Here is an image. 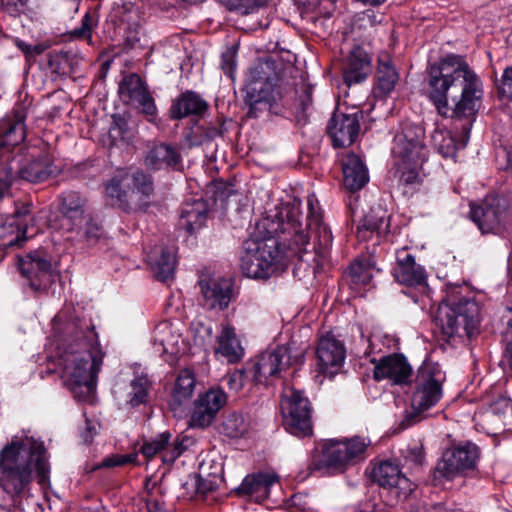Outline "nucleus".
Wrapping results in <instances>:
<instances>
[{
  "label": "nucleus",
  "instance_id": "obj_1",
  "mask_svg": "<svg viewBox=\"0 0 512 512\" xmlns=\"http://www.w3.org/2000/svg\"><path fill=\"white\" fill-rule=\"evenodd\" d=\"M52 331L58 365L63 369L68 387L79 400L89 398L95 390L105 355L94 326L70 307L53 318Z\"/></svg>",
  "mask_w": 512,
  "mask_h": 512
},
{
  "label": "nucleus",
  "instance_id": "obj_2",
  "mask_svg": "<svg viewBox=\"0 0 512 512\" xmlns=\"http://www.w3.org/2000/svg\"><path fill=\"white\" fill-rule=\"evenodd\" d=\"M427 85L429 99L441 116L465 120L461 126V147H464L474 116L481 106L480 79L463 57L452 54L428 68Z\"/></svg>",
  "mask_w": 512,
  "mask_h": 512
},
{
  "label": "nucleus",
  "instance_id": "obj_3",
  "mask_svg": "<svg viewBox=\"0 0 512 512\" xmlns=\"http://www.w3.org/2000/svg\"><path fill=\"white\" fill-rule=\"evenodd\" d=\"M301 201L294 199L282 205L273 216L262 220L258 227L266 230L261 239L250 238L243 243L241 270L252 279L266 280L275 274L283 258L281 246L301 251L309 243L301 218Z\"/></svg>",
  "mask_w": 512,
  "mask_h": 512
},
{
  "label": "nucleus",
  "instance_id": "obj_4",
  "mask_svg": "<svg viewBox=\"0 0 512 512\" xmlns=\"http://www.w3.org/2000/svg\"><path fill=\"white\" fill-rule=\"evenodd\" d=\"M34 471L44 485L50 472L44 443L33 436H13L0 451V487L12 496L19 495L28 489Z\"/></svg>",
  "mask_w": 512,
  "mask_h": 512
},
{
  "label": "nucleus",
  "instance_id": "obj_5",
  "mask_svg": "<svg viewBox=\"0 0 512 512\" xmlns=\"http://www.w3.org/2000/svg\"><path fill=\"white\" fill-rule=\"evenodd\" d=\"M479 321L478 304L469 298L456 301L453 293L441 302L435 315L436 325L448 337L471 338L478 331Z\"/></svg>",
  "mask_w": 512,
  "mask_h": 512
},
{
  "label": "nucleus",
  "instance_id": "obj_6",
  "mask_svg": "<svg viewBox=\"0 0 512 512\" xmlns=\"http://www.w3.org/2000/svg\"><path fill=\"white\" fill-rule=\"evenodd\" d=\"M277 77L266 63H259L250 69L245 86V102L249 106L247 115L251 118L258 116V111L275 109L280 99L275 90Z\"/></svg>",
  "mask_w": 512,
  "mask_h": 512
},
{
  "label": "nucleus",
  "instance_id": "obj_7",
  "mask_svg": "<svg viewBox=\"0 0 512 512\" xmlns=\"http://www.w3.org/2000/svg\"><path fill=\"white\" fill-rule=\"evenodd\" d=\"M470 208V218L483 234L512 231V198L487 196L480 204H471Z\"/></svg>",
  "mask_w": 512,
  "mask_h": 512
},
{
  "label": "nucleus",
  "instance_id": "obj_8",
  "mask_svg": "<svg viewBox=\"0 0 512 512\" xmlns=\"http://www.w3.org/2000/svg\"><path fill=\"white\" fill-rule=\"evenodd\" d=\"M441 396L442 387L434 378L431 367H421L416 377L415 391L411 397V411L405 414L400 422V428L406 429L423 420L426 417L425 411L433 407Z\"/></svg>",
  "mask_w": 512,
  "mask_h": 512
},
{
  "label": "nucleus",
  "instance_id": "obj_9",
  "mask_svg": "<svg viewBox=\"0 0 512 512\" xmlns=\"http://www.w3.org/2000/svg\"><path fill=\"white\" fill-rule=\"evenodd\" d=\"M303 354L292 355L291 348L278 346L272 350H266L246 365V372L252 379L260 384H268L273 379L281 377V373L290 366L302 362Z\"/></svg>",
  "mask_w": 512,
  "mask_h": 512
},
{
  "label": "nucleus",
  "instance_id": "obj_10",
  "mask_svg": "<svg viewBox=\"0 0 512 512\" xmlns=\"http://www.w3.org/2000/svg\"><path fill=\"white\" fill-rule=\"evenodd\" d=\"M281 412L285 429L297 437L312 434V408L301 390L286 387L281 401Z\"/></svg>",
  "mask_w": 512,
  "mask_h": 512
},
{
  "label": "nucleus",
  "instance_id": "obj_11",
  "mask_svg": "<svg viewBox=\"0 0 512 512\" xmlns=\"http://www.w3.org/2000/svg\"><path fill=\"white\" fill-rule=\"evenodd\" d=\"M369 444V441L358 436L330 440L323 447L321 462L327 468L342 473L366 458Z\"/></svg>",
  "mask_w": 512,
  "mask_h": 512
},
{
  "label": "nucleus",
  "instance_id": "obj_12",
  "mask_svg": "<svg viewBox=\"0 0 512 512\" xmlns=\"http://www.w3.org/2000/svg\"><path fill=\"white\" fill-rule=\"evenodd\" d=\"M424 130L421 126L413 123H403L397 131L392 154L399 161H414L424 163L426 160V147L423 142Z\"/></svg>",
  "mask_w": 512,
  "mask_h": 512
},
{
  "label": "nucleus",
  "instance_id": "obj_13",
  "mask_svg": "<svg viewBox=\"0 0 512 512\" xmlns=\"http://www.w3.org/2000/svg\"><path fill=\"white\" fill-rule=\"evenodd\" d=\"M17 266L21 274L28 279L30 287L37 292L46 290L58 278L50 259L40 251L18 256Z\"/></svg>",
  "mask_w": 512,
  "mask_h": 512
},
{
  "label": "nucleus",
  "instance_id": "obj_14",
  "mask_svg": "<svg viewBox=\"0 0 512 512\" xmlns=\"http://www.w3.org/2000/svg\"><path fill=\"white\" fill-rule=\"evenodd\" d=\"M371 479L380 487L387 489L395 501L406 500L415 489V484L391 461H383L376 465L372 469Z\"/></svg>",
  "mask_w": 512,
  "mask_h": 512
},
{
  "label": "nucleus",
  "instance_id": "obj_15",
  "mask_svg": "<svg viewBox=\"0 0 512 512\" xmlns=\"http://www.w3.org/2000/svg\"><path fill=\"white\" fill-rule=\"evenodd\" d=\"M479 459V449L475 444L466 443L447 450L437 463L436 472L447 478L453 479L456 475L467 470H473Z\"/></svg>",
  "mask_w": 512,
  "mask_h": 512
},
{
  "label": "nucleus",
  "instance_id": "obj_16",
  "mask_svg": "<svg viewBox=\"0 0 512 512\" xmlns=\"http://www.w3.org/2000/svg\"><path fill=\"white\" fill-rule=\"evenodd\" d=\"M327 131L334 147H348L356 141L359 135L360 117L358 113L335 112L328 122Z\"/></svg>",
  "mask_w": 512,
  "mask_h": 512
},
{
  "label": "nucleus",
  "instance_id": "obj_17",
  "mask_svg": "<svg viewBox=\"0 0 512 512\" xmlns=\"http://www.w3.org/2000/svg\"><path fill=\"white\" fill-rule=\"evenodd\" d=\"M316 355L319 371L333 377L345 360L346 349L340 340L328 334L319 340Z\"/></svg>",
  "mask_w": 512,
  "mask_h": 512
},
{
  "label": "nucleus",
  "instance_id": "obj_18",
  "mask_svg": "<svg viewBox=\"0 0 512 512\" xmlns=\"http://www.w3.org/2000/svg\"><path fill=\"white\" fill-rule=\"evenodd\" d=\"M199 287L203 296L204 305L209 309H225L228 307L233 291L230 279L223 277H202Z\"/></svg>",
  "mask_w": 512,
  "mask_h": 512
},
{
  "label": "nucleus",
  "instance_id": "obj_19",
  "mask_svg": "<svg viewBox=\"0 0 512 512\" xmlns=\"http://www.w3.org/2000/svg\"><path fill=\"white\" fill-rule=\"evenodd\" d=\"M195 388L196 379L194 372L188 368L180 370L168 403L175 417L181 418L185 415Z\"/></svg>",
  "mask_w": 512,
  "mask_h": 512
},
{
  "label": "nucleus",
  "instance_id": "obj_20",
  "mask_svg": "<svg viewBox=\"0 0 512 512\" xmlns=\"http://www.w3.org/2000/svg\"><path fill=\"white\" fill-rule=\"evenodd\" d=\"M392 274L398 283L411 287L422 285L426 280L424 268L415 262L414 256L406 248L396 252Z\"/></svg>",
  "mask_w": 512,
  "mask_h": 512
},
{
  "label": "nucleus",
  "instance_id": "obj_21",
  "mask_svg": "<svg viewBox=\"0 0 512 512\" xmlns=\"http://www.w3.org/2000/svg\"><path fill=\"white\" fill-rule=\"evenodd\" d=\"M411 374L412 368L401 354L384 356L374 367V378L378 381L387 378L394 384H406Z\"/></svg>",
  "mask_w": 512,
  "mask_h": 512
},
{
  "label": "nucleus",
  "instance_id": "obj_22",
  "mask_svg": "<svg viewBox=\"0 0 512 512\" xmlns=\"http://www.w3.org/2000/svg\"><path fill=\"white\" fill-rule=\"evenodd\" d=\"M26 113L24 108L13 111L12 116L0 119V151H11L26 137Z\"/></svg>",
  "mask_w": 512,
  "mask_h": 512
},
{
  "label": "nucleus",
  "instance_id": "obj_23",
  "mask_svg": "<svg viewBox=\"0 0 512 512\" xmlns=\"http://www.w3.org/2000/svg\"><path fill=\"white\" fill-rule=\"evenodd\" d=\"M209 105L194 91H185L176 97L169 109L170 118L180 120L189 116L202 117Z\"/></svg>",
  "mask_w": 512,
  "mask_h": 512
},
{
  "label": "nucleus",
  "instance_id": "obj_24",
  "mask_svg": "<svg viewBox=\"0 0 512 512\" xmlns=\"http://www.w3.org/2000/svg\"><path fill=\"white\" fill-rule=\"evenodd\" d=\"M342 70L347 86L361 83L371 72L370 57L363 49L356 47L349 53Z\"/></svg>",
  "mask_w": 512,
  "mask_h": 512
},
{
  "label": "nucleus",
  "instance_id": "obj_25",
  "mask_svg": "<svg viewBox=\"0 0 512 512\" xmlns=\"http://www.w3.org/2000/svg\"><path fill=\"white\" fill-rule=\"evenodd\" d=\"M14 173L17 176V182L25 180L30 183H41L55 176L58 170L48 157L41 156L26 160Z\"/></svg>",
  "mask_w": 512,
  "mask_h": 512
},
{
  "label": "nucleus",
  "instance_id": "obj_26",
  "mask_svg": "<svg viewBox=\"0 0 512 512\" xmlns=\"http://www.w3.org/2000/svg\"><path fill=\"white\" fill-rule=\"evenodd\" d=\"M278 481V476L271 473H255L247 475L237 488L239 495H247L256 502H262L270 493L271 486Z\"/></svg>",
  "mask_w": 512,
  "mask_h": 512
},
{
  "label": "nucleus",
  "instance_id": "obj_27",
  "mask_svg": "<svg viewBox=\"0 0 512 512\" xmlns=\"http://www.w3.org/2000/svg\"><path fill=\"white\" fill-rule=\"evenodd\" d=\"M307 205L308 214L306 217V228L309 229L311 235L314 237L315 248L318 251H325L332 245V232L328 225L322 221L321 212L315 210L313 196L308 197Z\"/></svg>",
  "mask_w": 512,
  "mask_h": 512
},
{
  "label": "nucleus",
  "instance_id": "obj_28",
  "mask_svg": "<svg viewBox=\"0 0 512 512\" xmlns=\"http://www.w3.org/2000/svg\"><path fill=\"white\" fill-rule=\"evenodd\" d=\"M148 262L154 276L162 282L173 279L176 258L173 248L156 246L148 254Z\"/></svg>",
  "mask_w": 512,
  "mask_h": 512
},
{
  "label": "nucleus",
  "instance_id": "obj_29",
  "mask_svg": "<svg viewBox=\"0 0 512 512\" xmlns=\"http://www.w3.org/2000/svg\"><path fill=\"white\" fill-rule=\"evenodd\" d=\"M208 211V203L202 198L187 201L182 206L179 225L193 234L205 225Z\"/></svg>",
  "mask_w": 512,
  "mask_h": 512
},
{
  "label": "nucleus",
  "instance_id": "obj_30",
  "mask_svg": "<svg viewBox=\"0 0 512 512\" xmlns=\"http://www.w3.org/2000/svg\"><path fill=\"white\" fill-rule=\"evenodd\" d=\"M343 182L351 192L362 189L369 180L367 169L355 154L347 155L342 161Z\"/></svg>",
  "mask_w": 512,
  "mask_h": 512
},
{
  "label": "nucleus",
  "instance_id": "obj_31",
  "mask_svg": "<svg viewBox=\"0 0 512 512\" xmlns=\"http://www.w3.org/2000/svg\"><path fill=\"white\" fill-rule=\"evenodd\" d=\"M389 231V215L381 206H373L365 213L357 235L361 240H366L370 235L376 233L378 236L385 235Z\"/></svg>",
  "mask_w": 512,
  "mask_h": 512
},
{
  "label": "nucleus",
  "instance_id": "obj_32",
  "mask_svg": "<svg viewBox=\"0 0 512 512\" xmlns=\"http://www.w3.org/2000/svg\"><path fill=\"white\" fill-rule=\"evenodd\" d=\"M181 334L173 327L170 322L164 321L159 323L153 334V344L159 346L158 351L176 355L181 350Z\"/></svg>",
  "mask_w": 512,
  "mask_h": 512
},
{
  "label": "nucleus",
  "instance_id": "obj_33",
  "mask_svg": "<svg viewBox=\"0 0 512 512\" xmlns=\"http://www.w3.org/2000/svg\"><path fill=\"white\" fill-rule=\"evenodd\" d=\"M376 79L374 92L379 96H386L391 93L399 79V75L387 53H382L379 56Z\"/></svg>",
  "mask_w": 512,
  "mask_h": 512
},
{
  "label": "nucleus",
  "instance_id": "obj_34",
  "mask_svg": "<svg viewBox=\"0 0 512 512\" xmlns=\"http://www.w3.org/2000/svg\"><path fill=\"white\" fill-rule=\"evenodd\" d=\"M215 352L221 354L231 363L239 361L244 355V349L236 336L235 329L229 325L222 328L217 336Z\"/></svg>",
  "mask_w": 512,
  "mask_h": 512
},
{
  "label": "nucleus",
  "instance_id": "obj_35",
  "mask_svg": "<svg viewBox=\"0 0 512 512\" xmlns=\"http://www.w3.org/2000/svg\"><path fill=\"white\" fill-rule=\"evenodd\" d=\"M30 207V204H21L16 206L13 214L11 215L10 225H15L17 227L18 235L15 239L7 243H3V247L5 249L23 246V242L27 239L26 233L28 227L34 223Z\"/></svg>",
  "mask_w": 512,
  "mask_h": 512
},
{
  "label": "nucleus",
  "instance_id": "obj_36",
  "mask_svg": "<svg viewBox=\"0 0 512 512\" xmlns=\"http://www.w3.org/2000/svg\"><path fill=\"white\" fill-rule=\"evenodd\" d=\"M127 176H114L111 178L105 186V195L108 202L115 207H118L124 211L130 209L128 192L125 187L128 185Z\"/></svg>",
  "mask_w": 512,
  "mask_h": 512
},
{
  "label": "nucleus",
  "instance_id": "obj_37",
  "mask_svg": "<svg viewBox=\"0 0 512 512\" xmlns=\"http://www.w3.org/2000/svg\"><path fill=\"white\" fill-rule=\"evenodd\" d=\"M181 160L180 153L176 148L159 144L154 146L146 157V164L153 169L177 165Z\"/></svg>",
  "mask_w": 512,
  "mask_h": 512
},
{
  "label": "nucleus",
  "instance_id": "obj_38",
  "mask_svg": "<svg viewBox=\"0 0 512 512\" xmlns=\"http://www.w3.org/2000/svg\"><path fill=\"white\" fill-rule=\"evenodd\" d=\"M60 199V211L63 216L72 221H79L81 223L84 220L85 199L75 191L62 193Z\"/></svg>",
  "mask_w": 512,
  "mask_h": 512
},
{
  "label": "nucleus",
  "instance_id": "obj_39",
  "mask_svg": "<svg viewBox=\"0 0 512 512\" xmlns=\"http://www.w3.org/2000/svg\"><path fill=\"white\" fill-rule=\"evenodd\" d=\"M147 88L146 82L138 74L130 73L119 82L118 93L122 101L129 104Z\"/></svg>",
  "mask_w": 512,
  "mask_h": 512
},
{
  "label": "nucleus",
  "instance_id": "obj_40",
  "mask_svg": "<svg viewBox=\"0 0 512 512\" xmlns=\"http://www.w3.org/2000/svg\"><path fill=\"white\" fill-rule=\"evenodd\" d=\"M150 382L145 376H137L127 386L126 403L131 407L145 404L148 400Z\"/></svg>",
  "mask_w": 512,
  "mask_h": 512
},
{
  "label": "nucleus",
  "instance_id": "obj_41",
  "mask_svg": "<svg viewBox=\"0 0 512 512\" xmlns=\"http://www.w3.org/2000/svg\"><path fill=\"white\" fill-rule=\"evenodd\" d=\"M512 415V404L506 396L498 395L490 403L485 413L487 421L501 426L505 425L504 419Z\"/></svg>",
  "mask_w": 512,
  "mask_h": 512
},
{
  "label": "nucleus",
  "instance_id": "obj_42",
  "mask_svg": "<svg viewBox=\"0 0 512 512\" xmlns=\"http://www.w3.org/2000/svg\"><path fill=\"white\" fill-rule=\"evenodd\" d=\"M222 432L230 438L243 436L249 428L247 420L238 412H231L222 422Z\"/></svg>",
  "mask_w": 512,
  "mask_h": 512
},
{
  "label": "nucleus",
  "instance_id": "obj_43",
  "mask_svg": "<svg viewBox=\"0 0 512 512\" xmlns=\"http://www.w3.org/2000/svg\"><path fill=\"white\" fill-rule=\"evenodd\" d=\"M312 86L303 85L295 101V119L299 125H304L312 110Z\"/></svg>",
  "mask_w": 512,
  "mask_h": 512
},
{
  "label": "nucleus",
  "instance_id": "obj_44",
  "mask_svg": "<svg viewBox=\"0 0 512 512\" xmlns=\"http://www.w3.org/2000/svg\"><path fill=\"white\" fill-rule=\"evenodd\" d=\"M98 25V16L96 12L88 10L81 20L80 27L73 29L70 32V37L74 40H84L89 44L92 43V32Z\"/></svg>",
  "mask_w": 512,
  "mask_h": 512
},
{
  "label": "nucleus",
  "instance_id": "obj_45",
  "mask_svg": "<svg viewBox=\"0 0 512 512\" xmlns=\"http://www.w3.org/2000/svg\"><path fill=\"white\" fill-rule=\"evenodd\" d=\"M212 410L213 409L206 408L204 404L195 400L194 407L189 420V426L192 428L200 429L209 427L214 422L217 416L212 412Z\"/></svg>",
  "mask_w": 512,
  "mask_h": 512
},
{
  "label": "nucleus",
  "instance_id": "obj_46",
  "mask_svg": "<svg viewBox=\"0 0 512 512\" xmlns=\"http://www.w3.org/2000/svg\"><path fill=\"white\" fill-rule=\"evenodd\" d=\"M129 104L143 114L149 122L156 120L158 109L148 88Z\"/></svg>",
  "mask_w": 512,
  "mask_h": 512
},
{
  "label": "nucleus",
  "instance_id": "obj_47",
  "mask_svg": "<svg viewBox=\"0 0 512 512\" xmlns=\"http://www.w3.org/2000/svg\"><path fill=\"white\" fill-rule=\"evenodd\" d=\"M227 395L226 393L219 387L211 388L205 393L201 394L197 401L204 404L206 408L213 409L212 412L217 415L219 411L226 405L227 403Z\"/></svg>",
  "mask_w": 512,
  "mask_h": 512
},
{
  "label": "nucleus",
  "instance_id": "obj_48",
  "mask_svg": "<svg viewBox=\"0 0 512 512\" xmlns=\"http://www.w3.org/2000/svg\"><path fill=\"white\" fill-rule=\"evenodd\" d=\"M171 437V433L163 432L150 442L144 443L140 451L147 459L154 457L162 451L165 453L168 450Z\"/></svg>",
  "mask_w": 512,
  "mask_h": 512
},
{
  "label": "nucleus",
  "instance_id": "obj_49",
  "mask_svg": "<svg viewBox=\"0 0 512 512\" xmlns=\"http://www.w3.org/2000/svg\"><path fill=\"white\" fill-rule=\"evenodd\" d=\"M348 274L354 284L367 285L372 279L371 269L366 261L356 260L351 263Z\"/></svg>",
  "mask_w": 512,
  "mask_h": 512
},
{
  "label": "nucleus",
  "instance_id": "obj_50",
  "mask_svg": "<svg viewBox=\"0 0 512 512\" xmlns=\"http://www.w3.org/2000/svg\"><path fill=\"white\" fill-rule=\"evenodd\" d=\"M83 221H85V224L79 227L78 233L87 241L86 245L94 246L103 235V228L93 218H84Z\"/></svg>",
  "mask_w": 512,
  "mask_h": 512
},
{
  "label": "nucleus",
  "instance_id": "obj_51",
  "mask_svg": "<svg viewBox=\"0 0 512 512\" xmlns=\"http://www.w3.org/2000/svg\"><path fill=\"white\" fill-rule=\"evenodd\" d=\"M397 161L400 181L404 184H414L418 181L419 169L423 163H414V161Z\"/></svg>",
  "mask_w": 512,
  "mask_h": 512
},
{
  "label": "nucleus",
  "instance_id": "obj_52",
  "mask_svg": "<svg viewBox=\"0 0 512 512\" xmlns=\"http://www.w3.org/2000/svg\"><path fill=\"white\" fill-rule=\"evenodd\" d=\"M191 444L192 440L189 437H176L172 443L169 442L168 450L163 454V461H175Z\"/></svg>",
  "mask_w": 512,
  "mask_h": 512
},
{
  "label": "nucleus",
  "instance_id": "obj_53",
  "mask_svg": "<svg viewBox=\"0 0 512 512\" xmlns=\"http://www.w3.org/2000/svg\"><path fill=\"white\" fill-rule=\"evenodd\" d=\"M188 486L195 489L196 496H205L216 488V484L213 481L196 474L189 476L184 484V487Z\"/></svg>",
  "mask_w": 512,
  "mask_h": 512
},
{
  "label": "nucleus",
  "instance_id": "obj_54",
  "mask_svg": "<svg viewBox=\"0 0 512 512\" xmlns=\"http://www.w3.org/2000/svg\"><path fill=\"white\" fill-rule=\"evenodd\" d=\"M47 65L53 74L62 75L66 73L69 57L67 52H50L48 55Z\"/></svg>",
  "mask_w": 512,
  "mask_h": 512
},
{
  "label": "nucleus",
  "instance_id": "obj_55",
  "mask_svg": "<svg viewBox=\"0 0 512 512\" xmlns=\"http://www.w3.org/2000/svg\"><path fill=\"white\" fill-rule=\"evenodd\" d=\"M132 181L134 189L144 195L145 197H150L153 193V183L149 176H147L142 171H136L132 174Z\"/></svg>",
  "mask_w": 512,
  "mask_h": 512
},
{
  "label": "nucleus",
  "instance_id": "obj_56",
  "mask_svg": "<svg viewBox=\"0 0 512 512\" xmlns=\"http://www.w3.org/2000/svg\"><path fill=\"white\" fill-rule=\"evenodd\" d=\"M17 182V176L11 166L6 165L0 170V200L8 193L11 186Z\"/></svg>",
  "mask_w": 512,
  "mask_h": 512
},
{
  "label": "nucleus",
  "instance_id": "obj_57",
  "mask_svg": "<svg viewBox=\"0 0 512 512\" xmlns=\"http://www.w3.org/2000/svg\"><path fill=\"white\" fill-rule=\"evenodd\" d=\"M235 59H236L235 47L228 48L221 55V64H220L221 69L231 79L234 78V73H235V69H236Z\"/></svg>",
  "mask_w": 512,
  "mask_h": 512
},
{
  "label": "nucleus",
  "instance_id": "obj_58",
  "mask_svg": "<svg viewBox=\"0 0 512 512\" xmlns=\"http://www.w3.org/2000/svg\"><path fill=\"white\" fill-rule=\"evenodd\" d=\"M137 459L136 454H128V455H113L105 458L98 467H117L124 466L128 463H134Z\"/></svg>",
  "mask_w": 512,
  "mask_h": 512
},
{
  "label": "nucleus",
  "instance_id": "obj_59",
  "mask_svg": "<svg viewBox=\"0 0 512 512\" xmlns=\"http://www.w3.org/2000/svg\"><path fill=\"white\" fill-rule=\"evenodd\" d=\"M28 2L29 0H1V6L10 16L17 17L25 11Z\"/></svg>",
  "mask_w": 512,
  "mask_h": 512
},
{
  "label": "nucleus",
  "instance_id": "obj_60",
  "mask_svg": "<svg viewBox=\"0 0 512 512\" xmlns=\"http://www.w3.org/2000/svg\"><path fill=\"white\" fill-rule=\"evenodd\" d=\"M268 0H233L231 9L240 10L244 14L251 13L254 8L263 6Z\"/></svg>",
  "mask_w": 512,
  "mask_h": 512
},
{
  "label": "nucleus",
  "instance_id": "obj_61",
  "mask_svg": "<svg viewBox=\"0 0 512 512\" xmlns=\"http://www.w3.org/2000/svg\"><path fill=\"white\" fill-rule=\"evenodd\" d=\"M200 130L202 131V136L206 141H211L216 137L223 136V134L226 131L224 127V122H220L218 125H209L207 127H201Z\"/></svg>",
  "mask_w": 512,
  "mask_h": 512
},
{
  "label": "nucleus",
  "instance_id": "obj_62",
  "mask_svg": "<svg viewBox=\"0 0 512 512\" xmlns=\"http://www.w3.org/2000/svg\"><path fill=\"white\" fill-rule=\"evenodd\" d=\"M500 93L512 100V67L506 68L503 73Z\"/></svg>",
  "mask_w": 512,
  "mask_h": 512
},
{
  "label": "nucleus",
  "instance_id": "obj_63",
  "mask_svg": "<svg viewBox=\"0 0 512 512\" xmlns=\"http://www.w3.org/2000/svg\"><path fill=\"white\" fill-rule=\"evenodd\" d=\"M18 47L26 55L27 58H32L36 55H40L46 49V46L43 44L29 45L24 42H18Z\"/></svg>",
  "mask_w": 512,
  "mask_h": 512
},
{
  "label": "nucleus",
  "instance_id": "obj_64",
  "mask_svg": "<svg viewBox=\"0 0 512 512\" xmlns=\"http://www.w3.org/2000/svg\"><path fill=\"white\" fill-rule=\"evenodd\" d=\"M406 458L411 462L422 465L424 462V452L422 446L415 445L407 450Z\"/></svg>",
  "mask_w": 512,
  "mask_h": 512
}]
</instances>
